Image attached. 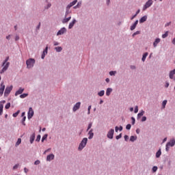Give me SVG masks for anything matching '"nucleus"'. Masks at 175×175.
I'll use <instances>...</instances> for the list:
<instances>
[{
  "instance_id": "c9c22d12",
  "label": "nucleus",
  "mask_w": 175,
  "mask_h": 175,
  "mask_svg": "<svg viewBox=\"0 0 175 175\" xmlns=\"http://www.w3.org/2000/svg\"><path fill=\"white\" fill-rule=\"evenodd\" d=\"M18 114H20V111H18L17 112L13 113V117L16 118L17 117V116H18Z\"/></svg>"
},
{
  "instance_id": "a878e982",
  "label": "nucleus",
  "mask_w": 175,
  "mask_h": 175,
  "mask_svg": "<svg viewBox=\"0 0 175 175\" xmlns=\"http://www.w3.org/2000/svg\"><path fill=\"white\" fill-rule=\"evenodd\" d=\"M136 139H137V137L132 135L130 137V142H135V140H136Z\"/></svg>"
},
{
  "instance_id": "4468645a",
  "label": "nucleus",
  "mask_w": 175,
  "mask_h": 175,
  "mask_svg": "<svg viewBox=\"0 0 175 175\" xmlns=\"http://www.w3.org/2000/svg\"><path fill=\"white\" fill-rule=\"evenodd\" d=\"M75 24H76V19H73L71 23H70L68 29H72V28H73V26L75 25Z\"/></svg>"
},
{
  "instance_id": "79ce46f5",
  "label": "nucleus",
  "mask_w": 175,
  "mask_h": 175,
  "mask_svg": "<svg viewBox=\"0 0 175 175\" xmlns=\"http://www.w3.org/2000/svg\"><path fill=\"white\" fill-rule=\"evenodd\" d=\"M77 3V0H74L72 2L70 3V4L72 5V6H75V5Z\"/></svg>"
},
{
  "instance_id": "8fccbe9b",
  "label": "nucleus",
  "mask_w": 175,
  "mask_h": 175,
  "mask_svg": "<svg viewBox=\"0 0 175 175\" xmlns=\"http://www.w3.org/2000/svg\"><path fill=\"white\" fill-rule=\"evenodd\" d=\"M146 120H147V117L146 116L142 117V122H144V121H146Z\"/></svg>"
},
{
  "instance_id": "39448f33",
  "label": "nucleus",
  "mask_w": 175,
  "mask_h": 175,
  "mask_svg": "<svg viewBox=\"0 0 175 175\" xmlns=\"http://www.w3.org/2000/svg\"><path fill=\"white\" fill-rule=\"evenodd\" d=\"M27 118L29 120H31V118H32V117H33V109H32V107H29V111L27 113Z\"/></svg>"
},
{
  "instance_id": "58836bf2",
  "label": "nucleus",
  "mask_w": 175,
  "mask_h": 175,
  "mask_svg": "<svg viewBox=\"0 0 175 175\" xmlns=\"http://www.w3.org/2000/svg\"><path fill=\"white\" fill-rule=\"evenodd\" d=\"M131 124H127L126 126V129H127L128 131H129V129H131Z\"/></svg>"
},
{
  "instance_id": "052dcab7",
  "label": "nucleus",
  "mask_w": 175,
  "mask_h": 175,
  "mask_svg": "<svg viewBox=\"0 0 175 175\" xmlns=\"http://www.w3.org/2000/svg\"><path fill=\"white\" fill-rule=\"evenodd\" d=\"M24 172H25V173H28V169H27V167H25Z\"/></svg>"
},
{
  "instance_id": "774afa93",
  "label": "nucleus",
  "mask_w": 175,
  "mask_h": 175,
  "mask_svg": "<svg viewBox=\"0 0 175 175\" xmlns=\"http://www.w3.org/2000/svg\"><path fill=\"white\" fill-rule=\"evenodd\" d=\"M173 44H175V38L172 40Z\"/></svg>"
},
{
  "instance_id": "6e6d98bb",
  "label": "nucleus",
  "mask_w": 175,
  "mask_h": 175,
  "mask_svg": "<svg viewBox=\"0 0 175 175\" xmlns=\"http://www.w3.org/2000/svg\"><path fill=\"white\" fill-rule=\"evenodd\" d=\"M131 120H132V124H133V125H134L135 124V118H133V117H132L131 118Z\"/></svg>"
},
{
  "instance_id": "864d4df0",
  "label": "nucleus",
  "mask_w": 175,
  "mask_h": 175,
  "mask_svg": "<svg viewBox=\"0 0 175 175\" xmlns=\"http://www.w3.org/2000/svg\"><path fill=\"white\" fill-rule=\"evenodd\" d=\"M18 167V164H16L14 167H13V170H16V169H17Z\"/></svg>"
},
{
  "instance_id": "37998d69",
  "label": "nucleus",
  "mask_w": 175,
  "mask_h": 175,
  "mask_svg": "<svg viewBox=\"0 0 175 175\" xmlns=\"http://www.w3.org/2000/svg\"><path fill=\"white\" fill-rule=\"evenodd\" d=\"M139 34H140V31H137L136 32H135V33L133 34V37H135V36H136V35H139Z\"/></svg>"
},
{
  "instance_id": "0eeeda50",
  "label": "nucleus",
  "mask_w": 175,
  "mask_h": 175,
  "mask_svg": "<svg viewBox=\"0 0 175 175\" xmlns=\"http://www.w3.org/2000/svg\"><path fill=\"white\" fill-rule=\"evenodd\" d=\"M152 5V0L148 1L146 4L144 5L143 10H146V9H148V8H150Z\"/></svg>"
},
{
  "instance_id": "7c9ffc66",
  "label": "nucleus",
  "mask_w": 175,
  "mask_h": 175,
  "mask_svg": "<svg viewBox=\"0 0 175 175\" xmlns=\"http://www.w3.org/2000/svg\"><path fill=\"white\" fill-rule=\"evenodd\" d=\"M166 103H167V100H164L163 101V103H162V106H163V108L165 109V106H166Z\"/></svg>"
},
{
  "instance_id": "b1692460",
  "label": "nucleus",
  "mask_w": 175,
  "mask_h": 175,
  "mask_svg": "<svg viewBox=\"0 0 175 175\" xmlns=\"http://www.w3.org/2000/svg\"><path fill=\"white\" fill-rule=\"evenodd\" d=\"M55 49L57 53H61V51H62V47L61 46H57L55 48Z\"/></svg>"
},
{
  "instance_id": "f03ea898",
  "label": "nucleus",
  "mask_w": 175,
  "mask_h": 175,
  "mask_svg": "<svg viewBox=\"0 0 175 175\" xmlns=\"http://www.w3.org/2000/svg\"><path fill=\"white\" fill-rule=\"evenodd\" d=\"M26 65L27 69H31V68H33V65H35V59L30 58L26 61Z\"/></svg>"
},
{
  "instance_id": "e433bc0d",
  "label": "nucleus",
  "mask_w": 175,
  "mask_h": 175,
  "mask_svg": "<svg viewBox=\"0 0 175 175\" xmlns=\"http://www.w3.org/2000/svg\"><path fill=\"white\" fill-rule=\"evenodd\" d=\"M73 6L70 3L67 5L66 9L70 10V8Z\"/></svg>"
},
{
  "instance_id": "f8f14e48",
  "label": "nucleus",
  "mask_w": 175,
  "mask_h": 175,
  "mask_svg": "<svg viewBox=\"0 0 175 175\" xmlns=\"http://www.w3.org/2000/svg\"><path fill=\"white\" fill-rule=\"evenodd\" d=\"M24 92V88H20L18 91L15 93V96H17V95H21V94Z\"/></svg>"
},
{
  "instance_id": "de8ad7c7",
  "label": "nucleus",
  "mask_w": 175,
  "mask_h": 175,
  "mask_svg": "<svg viewBox=\"0 0 175 175\" xmlns=\"http://www.w3.org/2000/svg\"><path fill=\"white\" fill-rule=\"evenodd\" d=\"M157 170H158V167L154 166V167H152V172H157Z\"/></svg>"
},
{
  "instance_id": "bf43d9fd",
  "label": "nucleus",
  "mask_w": 175,
  "mask_h": 175,
  "mask_svg": "<svg viewBox=\"0 0 175 175\" xmlns=\"http://www.w3.org/2000/svg\"><path fill=\"white\" fill-rule=\"evenodd\" d=\"M37 29H40V23H39L38 25L36 27Z\"/></svg>"
},
{
  "instance_id": "c756f323",
  "label": "nucleus",
  "mask_w": 175,
  "mask_h": 175,
  "mask_svg": "<svg viewBox=\"0 0 175 175\" xmlns=\"http://www.w3.org/2000/svg\"><path fill=\"white\" fill-rule=\"evenodd\" d=\"M168 35H169V32L166 31L164 34L162 35L163 39H165V38H167Z\"/></svg>"
},
{
  "instance_id": "6e6552de",
  "label": "nucleus",
  "mask_w": 175,
  "mask_h": 175,
  "mask_svg": "<svg viewBox=\"0 0 175 175\" xmlns=\"http://www.w3.org/2000/svg\"><path fill=\"white\" fill-rule=\"evenodd\" d=\"M80 106H81V103L78 102L77 103L72 109L73 111H77L80 109Z\"/></svg>"
},
{
  "instance_id": "13d9d810",
  "label": "nucleus",
  "mask_w": 175,
  "mask_h": 175,
  "mask_svg": "<svg viewBox=\"0 0 175 175\" xmlns=\"http://www.w3.org/2000/svg\"><path fill=\"white\" fill-rule=\"evenodd\" d=\"M49 8H51V3H49V4L46 5V9H49Z\"/></svg>"
},
{
  "instance_id": "09e8293b",
  "label": "nucleus",
  "mask_w": 175,
  "mask_h": 175,
  "mask_svg": "<svg viewBox=\"0 0 175 175\" xmlns=\"http://www.w3.org/2000/svg\"><path fill=\"white\" fill-rule=\"evenodd\" d=\"M135 28H136V25H133L131 27V31H133V29H135Z\"/></svg>"
},
{
  "instance_id": "2eb2a0df",
  "label": "nucleus",
  "mask_w": 175,
  "mask_h": 175,
  "mask_svg": "<svg viewBox=\"0 0 175 175\" xmlns=\"http://www.w3.org/2000/svg\"><path fill=\"white\" fill-rule=\"evenodd\" d=\"M53 159H54V154H51L46 157V161H48L49 162H50V161Z\"/></svg>"
},
{
  "instance_id": "5701e85b",
  "label": "nucleus",
  "mask_w": 175,
  "mask_h": 175,
  "mask_svg": "<svg viewBox=\"0 0 175 175\" xmlns=\"http://www.w3.org/2000/svg\"><path fill=\"white\" fill-rule=\"evenodd\" d=\"M161 154H162V152H161V149H160L156 153V158H159Z\"/></svg>"
},
{
  "instance_id": "cd10ccee",
  "label": "nucleus",
  "mask_w": 175,
  "mask_h": 175,
  "mask_svg": "<svg viewBox=\"0 0 175 175\" xmlns=\"http://www.w3.org/2000/svg\"><path fill=\"white\" fill-rule=\"evenodd\" d=\"M99 96H103L105 95V90H101L100 92L98 93Z\"/></svg>"
},
{
  "instance_id": "0e129e2a",
  "label": "nucleus",
  "mask_w": 175,
  "mask_h": 175,
  "mask_svg": "<svg viewBox=\"0 0 175 175\" xmlns=\"http://www.w3.org/2000/svg\"><path fill=\"white\" fill-rule=\"evenodd\" d=\"M136 16H137V14H135L131 18V20H133V18H135V17H136Z\"/></svg>"
},
{
  "instance_id": "69168bd1",
  "label": "nucleus",
  "mask_w": 175,
  "mask_h": 175,
  "mask_svg": "<svg viewBox=\"0 0 175 175\" xmlns=\"http://www.w3.org/2000/svg\"><path fill=\"white\" fill-rule=\"evenodd\" d=\"M138 23H139V21H136L135 23H134V25H137V24H138Z\"/></svg>"
},
{
  "instance_id": "f257e3e1",
  "label": "nucleus",
  "mask_w": 175,
  "mask_h": 175,
  "mask_svg": "<svg viewBox=\"0 0 175 175\" xmlns=\"http://www.w3.org/2000/svg\"><path fill=\"white\" fill-rule=\"evenodd\" d=\"M8 61H9V57H7L4 60V62H3L2 66H3V68L0 71L1 75H2V73H5V72L8 70L9 66L10 65V63Z\"/></svg>"
},
{
  "instance_id": "4d7b16f0",
  "label": "nucleus",
  "mask_w": 175,
  "mask_h": 175,
  "mask_svg": "<svg viewBox=\"0 0 175 175\" xmlns=\"http://www.w3.org/2000/svg\"><path fill=\"white\" fill-rule=\"evenodd\" d=\"M119 130H120V129H119L118 126H116V127H115V131H116V132H118Z\"/></svg>"
},
{
  "instance_id": "a211bd4d",
  "label": "nucleus",
  "mask_w": 175,
  "mask_h": 175,
  "mask_svg": "<svg viewBox=\"0 0 175 175\" xmlns=\"http://www.w3.org/2000/svg\"><path fill=\"white\" fill-rule=\"evenodd\" d=\"M113 91V89L109 88L107 89V91H106V95L107 96H110V94H111V92Z\"/></svg>"
},
{
  "instance_id": "a19ab883",
  "label": "nucleus",
  "mask_w": 175,
  "mask_h": 175,
  "mask_svg": "<svg viewBox=\"0 0 175 175\" xmlns=\"http://www.w3.org/2000/svg\"><path fill=\"white\" fill-rule=\"evenodd\" d=\"M117 73L116 71H111L109 72L110 76H114Z\"/></svg>"
},
{
  "instance_id": "ea45409f",
  "label": "nucleus",
  "mask_w": 175,
  "mask_h": 175,
  "mask_svg": "<svg viewBox=\"0 0 175 175\" xmlns=\"http://www.w3.org/2000/svg\"><path fill=\"white\" fill-rule=\"evenodd\" d=\"M5 109H10V103H8L6 104V105L5 106Z\"/></svg>"
},
{
  "instance_id": "f3484780",
  "label": "nucleus",
  "mask_w": 175,
  "mask_h": 175,
  "mask_svg": "<svg viewBox=\"0 0 175 175\" xmlns=\"http://www.w3.org/2000/svg\"><path fill=\"white\" fill-rule=\"evenodd\" d=\"M161 42V39L160 38H157L154 42H153V46L154 47H157V46H158V43H159Z\"/></svg>"
},
{
  "instance_id": "412c9836",
  "label": "nucleus",
  "mask_w": 175,
  "mask_h": 175,
  "mask_svg": "<svg viewBox=\"0 0 175 175\" xmlns=\"http://www.w3.org/2000/svg\"><path fill=\"white\" fill-rule=\"evenodd\" d=\"M70 18H72L71 16H69V17H68V18H65L62 21L63 24H66V23H68V21H70Z\"/></svg>"
},
{
  "instance_id": "bb28decb",
  "label": "nucleus",
  "mask_w": 175,
  "mask_h": 175,
  "mask_svg": "<svg viewBox=\"0 0 175 175\" xmlns=\"http://www.w3.org/2000/svg\"><path fill=\"white\" fill-rule=\"evenodd\" d=\"M27 96H28V94H23L20 95V98H21V99H24V98H27Z\"/></svg>"
},
{
  "instance_id": "aec40b11",
  "label": "nucleus",
  "mask_w": 175,
  "mask_h": 175,
  "mask_svg": "<svg viewBox=\"0 0 175 175\" xmlns=\"http://www.w3.org/2000/svg\"><path fill=\"white\" fill-rule=\"evenodd\" d=\"M35 140V133H33L30 137V143L32 144Z\"/></svg>"
},
{
  "instance_id": "49530a36",
  "label": "nucleus",
  "mask_w": 175,
  "mask_h": 175,
  "mask_svg": "<svg viewBox=\"0 0 175 175\" xmlns=\"http://www.w3.org/2000/svg\"><path fill=\"white\" fill-rule=\"evenodd\" d=\"M40 135H38V136H37V138H36V142H40Z\"/></svg>"
},
{
  "instance_id": "9b49d317",
  "label": "nucleus",
  "mask_w": 175,
  "mask_h": 175,
  "mask_svg": "<svg viewBox=\"0 0 175 175\" xmlns=\"http://www.w3.org/2000/svg\"><path fill=\"white\" fill-rule=\"evenodd\" d=\"M66 32V29L65 27H62L60 30L58 31L57 35V36L59 35H64Z\"/></svg>"
},
{
  "instance_id": "c03bdc74",
  "label": "nucleus",
  "mask_w": 175,
  "mask_h": 175,
  "mask_svg": "<svg viewBox=\"0 0 175 175\" xmlns=\"http://www.w3.org/2000/svg\"><path fill=\"white\" fill-rule=\"evenodd\" d=\"M91 108H92V106L90 105V106L88 107V114H90V113H91Z\"/></svg>"
},
{
  "instance_id": "7ed1b4c3",
  "label": "nucleus",
  "mask_w": 175,
  "mask_h": 175,
  "mask_svg": "<svg viewBox=\"0 0 175 175\" xmlns=\"http://www.w3.org/2000/svg\"><path fill=\"white\" fill-rule=\"evenodd\" d=\"M87 142H88V139L87 137H85L82 139L78 148L79 151H81V150H83V148L87 146Z\"/></svg>"
},
{
  "instance_id": "72a5a7b5",
  "label": "nucleus",
  "mask_w": 175,
  "mask_h": 175,
  "mask_svg": "<svg viewBox=\"0 0 175 175\" xmlns=\"http://www.w3.org/2000/svg\"><path fill=\"white\" fill-rule=\"evenodd\" d=\"M46 139H47V134H45L42 138V142H44V140H46Z\"/></svg>"
},
{
  "instance_id": "dca6fc26",
  "label": "nucleus",
  "mask_w": 175,
  "mask_h": 175,
  "mask_svg": "<svg viewBox=\"0 0 175 175\" xmlns=\"http://www.w3.org/2000/svg\"><path fill=\"white\" fill-rule=\"evenodd\" d=\"M88 135H89L88 139H92V137H94V130H93V129H91V130L89 131Z\"/></svg>"
},
{
  "instance_id": "f704fd0d",
  "label": "nucleus",
  "mask_w": 175,
  "mask_h": 175,
  "mask_svg": "<svg viewBox=\"0 0 175 175\" xmlns=\"http://www.w3.org/2000/svg\"><path fill=\"white\" fill-rule=\"evenodd\" d=\"M47 50H49V46H46V47L45 48V49L44 50L42 54H44V55H46V54H47Z\"/></svg>"
},
{
  "instance_id": "423d86ee",
  "label": "nucleus",
  "mask_w": 175,
  "mask_h": 175,
  "mask_svg": "<svg viewBox=\"0 0 175 175\" xmlns=\"http://www.w3.org/2000/svg\"><path fill=\"white\" fill-rule=\"evenodd\" d=\"M108 139H113L114 136V129H111L107 135Z\"/></svg>"
},
{
  "instance_id": "603ef678",
  "label": "nucleus",
  "mask_w": 175,
  "mask_h": 175,
  "mask_svg": "<svg viewBox=\"0 0 175 175\" xmlns=\"http://www.w3.org/2000/svg\"><path fill=\"white\" fill-rule=\"evenodd\" d=\"M40 163V161L37 160L34 162V165H39Z\"/></svg>"
},
{
  "instance_id": "c85d7f7f",
  "label": "nucleus",
  "mask_w": 175,
  "mask_h": 175,
  "mask_svg": "<svg viewBox=\"0 0 175 175\" xmlns=\"http://www.w3.org/2000/svg\"><path fill=\"white\" fill-rule=\"evenodd\" d=\"M20 144H21V138L18 139V141L16 143V146L17 147V146H20Z\"/></svg>"
},
{
  "instance_id": "1a4fd4ad",
  "label": "nucleus",
  "mask_w": 175,
  "mask_h": 175,
  "mask_svg": "<svg viewBox=\"0 0 175 175\" xmlns=\"http://www.w3.org/2000/svg\"><path fill=\"white\" fill-rule=\"evenodd\" d=\"M6 103L5 100H2L0 102V116H2L3 113V104Z\"/></svg>"
},
{
  "instance_id": "2f4dec72",
  "label": "nucleus",
  "mask_w": 175,
  "mask_h": 175,
  "mask_svg": "<svg viewBox=\"0 0 175 175\" xmlns=\"http://www.w3.org/2000/svg\"><path fill=\"white\" fill-rule=\"evenodd\" d=\"M25 120H27V117L24 116L23 120H22V124L24 126H25Z\"/></svg>"
},
{
  "instance_id": "20e7f679",
  "label": "nucleus",
  "mask_w": 175,
  "mask_h": 175,
  "mask_svg": "<svg viewBox=\"0 0 175 175\" xmlns=\"http://www.w3.org/2000/svg\"><path fill=\"white\" fill-rule=\"evenodd\" d=\"M174 145H175V139H173L166 144V148H165L166 151H169V147H173L174 146Z\"/></svg>"
},
{
  "instance_id": "473e14b6",
  "label": "nucleus",
  "mask_w": 175,
  "mask_h": 175,
  "mask_svg": "<svg viewBox=\"0 0 175 175\" xmlns=\"http://www.w3.org/2000/svg\"><path fill=\"white\" fill-rule=\"evenodd\" d=\"M70 13V10L66 9L65 17H68V15Z\"/></svg>"
},
{
  "instance_id": "338daca9",
  "label": "nucleus",
  "mask_w": 175,
  "mask_h": 175,
  "mask_svg": "<svg viewBox=\"0 0 175 175\" xmlns=\"http://www.w3.org/2000/svg\"><path fill=\"white\" fill-rule=\"evenodd\" d=\"M119 131L121 132V131H122V126H120V127H119Z\"/></svg>"
},
{
  "instance_id": "4be33fe9",
  "label": "nucleus",
  "mask_w": 175,
  "mask_h": 175,
  "mask_svg": "<svg viewBox=\"0 0 175 175\" xmlns=\"http://www.w3.org/2000/svg\"><path fill=\"white\" fill-rule=\"evenodd\" d=\"M148 55V53H145L144 55H143V57H142V61L143 62H144V61H146V58H147V56Z\"/></svg>"
},
{
  "instance_id": "3c124183",
  "label": "nucleus",
  "mask_w": 175,
  "mask_h": 175,
  "mask_svg": "<svg viewBox=\"0 0 175 175\" xmlns=\"http://www.w3.org/2000/svg\"><path fill=\"white\" fill-rule=\"evenodd\" d=\"M137 111H139V108L137 107V106L135 107V110H134V113H137Z\"/></svg>"
},
{
  "instance_id": "e2e57ef3",
  "label": "nucleus",
  "mask_w": 175,
  "mask_h": 175,
  "mask_svg": "<svg viewBox=\"0 0 175 175\" xmlns=\"http://www.w3.org/2000/svg\"><path fill=\"white\" fill-rule=\"evenodd\" d=\"M20 39V37L18 36H16L15 37V40H18Z\"/></svg>"
},
{
  "instance_id": "680f3d73",
  "label": "nucleus",
  "mask_w": 175,
  "mask_h": 175,
  "mask_svg": "<svg viewBox=\"0 0 175 175\" xmlns=\"http://www.w3.org/2000/svg\"><path fill=\"white\" fill-rule=\"evenodd\" d=\"M54 46H58V44H59V43H58L57 42H54Z\"/></svg>"
},
{
  "instance_id": "4c0bfd02",
  "label": "nucleus",
  "mask_w": 175,
  "mask_h": 175,
  "mask_svg": "<svg viewBox=\"0 0 175 175\" xmlns=\"http://www.w3.org/2000/svg\"><path fill=\"white\" fill-rule=\"evenodd\" d=\"M121 137H122V133H120V135H117V136L116 137V139L117 140H118L119 139H121Z\"/></svg>"
},
{
  "instance_id": "393cba45",
  "label": "nucleus",
  "mask_w": 175,
  "mask_h": 175,
  "mask_svg": "<svg viewBox=\"0 0 175 175\" xmlns=\"http://www.w3.org/2000/svg\"><path fill=\"white\" fill-rule=\"evenodd\" d=\"M142 116H144V111H142L137 114V118H140L141 117H142Z\"/></svg>"
},
{
  "instance_id": "6ab92c4d",
  "label": "nucleus",
  "mask_w": 175,
  "mask_h": 175,
  "mask_svg": "<svg viewBox=\"0 0 175 175\" xmlns=\"http://www.w3.org/2000/svg\"><path fill=\"white\" fill-rule=\"evenodd\" d=\"M147 21V16H144L143 17H142L139 20V23H142Z\"/></svg>"
},
{
  "instance_id": "9d476101",
  "label": "nucleus",
  "mask_w": 175,
  "mask_h": 175,
  "mask_svg": "<svg viewBox=\"0 0 175 175\" xmlns=\"http://www.w3.org/2000/svg\"><path fill=\"white\" fill-rule=\"evenodd\" d=\"M12 90H13V86L7 87L4 92V95H9Z\"/></svg>"
},
{
  "instance_id": "ddd939ff",
  "label": "nucleus",
  "mask_w": 175,
  "mask_h": 175,
  "mask_svg": "<svg viewBox=\"0 0 175 175\" xmlns=\"http://www.w3.org/2000/svg\"><path fill=\"white\" fill-rule=\"evenodd\" d=\"M3 91H5V85L3 83H1V88H0V95H3Z\"/></svg>"
},
{
  "instance_id": "5fc2aeb1",
  "label": "nucleus",
  "mask_w": 175,
  "mask_h": 175,
  "mask_svg": "<svg viewBox=\"0 0 175 175\" xmlns=\"http://www.w3.org/2000/svg\"><path fill=\"white\" fill-rule=\"evenodd\" d=\"M129 139V137L128 135H124V140L126 142H127Z\"/></svg>"
},
{
  "instance_id": "a18cd8bd",
  "label": "nucleus",
  "mask_w": 175,
  "mask_h": 175,
  "mask_svg": "<svg viewBox=\"0 0 175 175\" xmlns=\"http://www.w3.org/2000/svg\"><path fill=\"white\" fill-rule=\"evenodd\" d=\"M92 127V123H90L88 124V127L87 131H90V129H91Z\"/></svg>"
}]
</instances>
